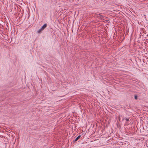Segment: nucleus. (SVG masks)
<instances>
[{
	"label": "nucleus",
	"mask_w": 148,
	"mask_h": 148,
	"mask_svg": "<svg viewBox=\"0 0 148 148\" xmlns=\"http://www.w3.org/2000/svg\"><path fill=\"white\" fill-rule=\"evenodd\" d=\"M95 14L97 16L100 17L101 19H103V18L104 16L100 14H97L95 13Z\"/></svg>",
	"instance_id": "nucleus-1"
},
{
	"label": "nucleus",
	"mask_w": 148,
	"mask_h": 148,
	"mask_svg": "<svg viewBox=\"0 0 148 148\" xmlns=\"http://www.w3.org/2000/svg\"><path fill=\"white\" fill-rule=\"evenodd\" d=\"M47 26V24L46 23L44 24L41 27V29L43 30L44 29H45Z\"/></svg>",
	"instance_id": "nucleus-2"
},
{
	"label": "nucleus",
	"mask_w": 148,
	"mask_h": 148,
	"mask_svg": "<svg viewBox=\"0 0 148 148\" xmlns=\"http://www.w3.org/2000/svg\"><path fill=\"white\" fill-rule=\"evenodd\" d=\"M81 137V136L80 135H79L75 139L73 140V141H77V140H78L79 139V138H80V137Z\"/></svg>",
	"instance_id": "nucleus-3"
},
{
	"label": "nucleus",
	"mask_w": 148,
	"mask_h": 148,
	"mask_svg": "<svg viewBox=\"0 0 148 148\" xmlns=\"http://www.w3.org/2000/svg\"><path fill=\"white\" fill-rule=\"evenodd\" d=\"M42 30H43L42 29H41V28H40V29L37 31V32L38 33L40 34Z\"/></svg>",
	"instance_id": "nucleus-4"
},
{
	"label": "nucleus",
	"mask_w": 148,
	"mask_h": 148,
	"mask_svg": "<svg viewBox=\"0 0 148 148\" xmlns=\"http://www.w3.org/2000/svg\"><path fill=\"white\" fill-rule=\"evenodd\" d=\"M134 99L136 100H137V95H135L134 96Z\"/></svg>",
	"instance_id": "nucleus-5"
},
{
	"label": "nucleus",
	"mask_w": 148,
	"mask_h": 148,
	"mask_svg": "<svg viewBox=\"0 0 148 148\" xmlns=\"http://www.w3.org/2000/svg\"><path fill=\"white\" fill-rule=\"evenodd\" d=\"M125 120L127 121H129V118H125Z\"/></svg>",
	"instance_id": "nucleus-6"
}]
</instances>
